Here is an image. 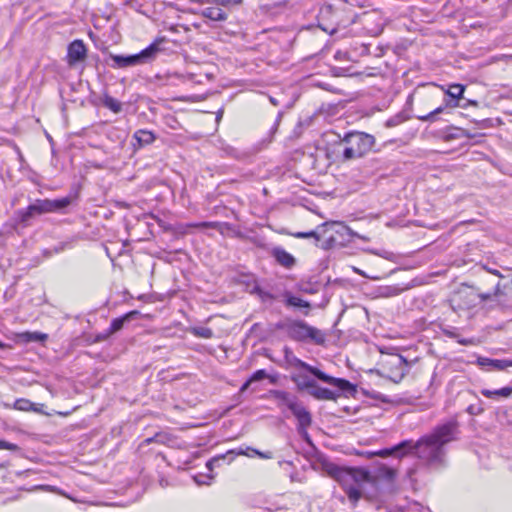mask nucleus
I'll use <instances>...</instances> for the list:
<instances>
[{"mask_svg": "<svg viewBox=\"0 0 512 512\" xmlns=\"http://www.w3.org/2000/svg\"><path fill=\"white\" fill-rule=\"evenodd\" d=\"M459 425L455 420L436 426L433 431L420 438L416 443L412 442L411 450H415L416 456L431 468H440L446 464L445 445L457 440Z\"/></svg>", "mask_w": 512, "mask_h": 512, "instance_id": "obj_1", "label": "nucleus"}, {"mask_svg": "<svg viewBox=\"0 0 512 512\" xmlns=\"http://www.w3.org/2000/svg\"><path fill=\"white\" fill-rule=\"evenodd\" d=\"M324 470L340 484L353 506H356L361 498L371 499L373 497L366 492V485L375 486V481L369 471L359 468H344L334 463H325Z\"/></svg>", "mask_w": 512, "mask_h": 512, "instance_id": "obj_2", "label": "nucleus"}, {"mask_svg": "<svg viewBox=\"0 0 512 512\" xmlns=\"http://www.w3.org/2000/svg\"><path fill=\"white\" fill-rule=\"evenodd\" d=\"M375 144V137L371 134L360 131L349 132L338 143L341 160L347 162L363 158L372 151Z\"/></svg>", "mask_w": 512, "mask_h": 512, "instance_id": "obj_3", "label": "nucleus"}, {"mask_svg": "<svg viewBox=\"0 0 512 512\" xmlns=\"http://www.w3.org/2000/svg\"><path fill=\"white\" fill-rule=\"evenodd\" d=\"M276 329L283 330L294 341L312 342L317 345H323L326 341L324 332L303 320L281 321L276 324Z\"/></svg>", "mask_w": 512, "mask_h": 512, "instance_id": "obj_4", "label": "nucleus"}, {"mask_svg": "<svg viewBox=\"0 0 512 512\" xmlns=\"http://www.w3.org/2000/svg\"><path fill=\"white\" fill-rule=\"evenodd\" d=\"M165 38H157L148 47L134 55H110L113 61V68H126L137 66L153 61L157 55L163 51L162 44Z\"/></svg>", "mask_w": 512, "mask_h": 512, "instance_id": "obj_5", "label": "nucleus"}, {"mask_svg": "<svg viewBox=\"0 0 512 512\" xmlns=\"http://www.w3.org/2000/svg\"><path fill=\"white\" fill-rule=\"evenodd\" d=\"M71 197H63L61 199H38L30 204L26 209L17 212L18 219L21 223L26 224L31 218L36 215L52 213L63 210L71 204Z\"/></svg>", "mask_w": 512, "mask_h": 512, "instance_id": "obj_6", "label": "nucleus"}, {"mask_svg": "<svg viewBox=\"0 0 512 512\" xmlns=\"http://www.w3.org/2000/svg\"><path fill=\"white\" fill-rule=\"evenodd\" d=\"M381 367L386 377L399 383L408 373L410 363L400 354H388L381 360Z\"/></svg>", "mask_w": 512, "mask_h": 512, "instance_id": "obj_7", "label": "nucleus"}, {"mask_svg": "<svg viewBox=\"0 0 512 512\" xmlns=\"http://www.w3.org/2000/svg\"><path fill=\"white\" fill-rule=\"evenodd\" d=\"M295 366L306 370L307 372L311 373L319 380H321L327 384H330L332 386H335L341 391H344V392L355 391V386L352 383H350L348 380L330 376V375L324 373L323 371H321L320 369H318L314 366H311L308 363H306L300 359L295 360Z\"/></svg>", "mask_w": 512, "mask_h": 512, "instance_id": "obj_8", "label": "nucleus"}, {"mask_svg": "<svg viewBox=\"0 0 512 512\" xmlns=\"http://www.w3.org/2000/svg\"><path fill=\"white\" fill-rule=\"evenodd\" d=\"M87 57V48L82 40H74L67 49V63L74 66L77 63L85 61Z\"/></svg>", "mask_w": 512, "mask_h": 512, "instance_id": "obj_9", "label": "nucleus"}, {"mask_svg": "<svg viewBox=\"0 0 512 512\" xmlns=\"http://www.w3.org/2000/svg\"><path fill=\"white\" fill-rule=\"evenodd\" d=\"M293 415L298 420V430H304L307 429L312 422L311 414L310 412L300 403L293 402L290 403V409H289Z\"/></svg>", "mask_w": 512, "mask_h": 512, "instance_id": "obj_10", "label": "nucleus"}, {"mask_svg": "<svg viewBox=\"0 0 512 512\" xmlns=\"http://www.w3.org/2000/svg\"><path fill=\"white\" fill-rule=\"evenodd\" d=\"M441 89L446 95L450 97L449 100L445 101V107H458L460 106L458 100L463 97L465 86L462 84H451L448 88L441 86Z\"/></svg>", "mask_w": 512, "mask_h": 512, "instance_id": "obj_11", "label": "nucleus"}, {"mask_svg": "<svg viewBox=\"0 0 512 512\" xmlns=\"http://www.w3.org/2000/svg\"><path fill=\"white\" fill-rule=\"evenodd\" d=\"M271 255L275 258L279 265L286 269H290L296 264V259L294 256L288 253L282 247H274L271 250Z\"/></svg>", "mask_w": 512, "mask_h": 512, "instance_id": "obj_12", "label": "nucleus"}, {"mask_svg": "<svg viewBox=\"0 0 512 512\" xmlns=\"http://www.w3.org/2000/svg\"><path fill=\"white\" fill-rule=\"evenodd\" d=\"M411 447H412V440H404L391 448L382 449L377 452H374L373 454L380 456V457H388V456L395 455V454H399L400 456H403L408 451L411 450Z\"/></svg>", "mask_w": 512, "mask_h": 512, "instance_id": "obj_13", "label": "nucleus"}, {"mask_svg": "<svg viewBox=\"0 0 512 512\" xmlns=\"http://www.w3.org/2000/svg\"><path fill=\"white\" fill-rule=\"evenodd\" d=\"M138 314H139L138 311H130V312L126 313L125 315L119 317V318L113 319L112 322H111L110 327L105 331L104 338H108L112 334L120 331L127 321H129L130 319H132V317H134V316H136Z\"/></svg>", "mask_w": 512, "mask_h": 512, "instance_id": "obj_14", "label": "nucleus"}, {"mask_svg": "<svg viewBox=\"0 0 512 512\" xmlns=\"http://www.w3.org/2000/svg\"><path fill=\"white\" fill-rule=\"evenodd\" d=\"M478 364L488 371H502L509 367L508 359H490L486 357L478 358Z\"/></svg>", "mask_w": 512, "mask_h": 512, "instance_id": "obj_15", "label": "nucleus"}, {"mask_svg": "<svg viewBox=\"0 0 512 512\" xmlns=\"http://www.w3.org/2000/svg\"><path fill=\"white\" fill-rule=\"evenodd\" d=\"M291 380L295 383L297 389L299 391H307L310 393V390L314 387L316 381L310 378L307 374L299 373L293 375Z\"/></svg>", "mask_w": 512, "mask_h": 512, "instance_id": "obj_16", "label": "nucleus"}, {"mask_svg": "<svg viewBox=\"0 0 512 512\" xmlns=\"http://www.w3.org/2000/svg\"><path fill=\"white\" fill-rule=\"evenodd\" d=\"M309 394L317 400H336L339 396L336 392L320 387L317 383H315Z\"/></svg>", "mask_w": 512, "mask_h": 512, "instance_id": "obj_17", "label": "nucleus"}, {"mask_svg": "<svg viewBox=\"0 0 512 512\" xmlns=\"http://www.w3.org/2000/svg\"><path fill=\"white\" fill-rule=\"evenodd\" d=\"M133 138L137 141L139 147L149 145L156 139L154 133L149 130H138L134 133Z\"/></svg>", "mask_w": 512, "mask_h": 512, "instance_id": "obj_18", "label": "nucleus"}, {"mask_svg": "<svg viewBox=\"0 0 512 512\" xmlns=\"http://www.w3.org/2000/svg\"><path fill=\"white\" fill-rule=\"evenodd\" d=\"M285 305L289 307L306 308L310 309L311 305L308 301L299 297L293 296L290 292L284 293Z\"/></svg>", "mask_w": 512, "mask_h": 512, "instance_id": "obj_19", "label": "nucleus"}, {"mask_svg": "<svg viewBox=\"0 0 512 512\" xmlns=\"http://www.w3.org/2000/svg\"><path fill=\"white\" fill-rule=\"evenodd\" d=\"M267 377H268V374L264 369L255 371L251 375V377L241 386L240 392L246 391L253 382L263 380Z\"/></svg>", "mask_w": 512, "mask_h": 512, "instance_id": "obj_20", "label": "nucleus"}, {"mask_svg": "<svg viewBox=\"0 0 512 512\" xmlns=\"http://www.w3.org/2000/svg\"><path fill=\"white\" fill-rule=\"evenodd\" d=\"M481 394L487 398H493L495 396H501V397L507 398L512 394V388L511 387H503L498 390L483 389V390H481Z\"/></svg>", "mask_w": 512, "mask_h": 512, "instance_id": "obj_21", "label": "nucleus"}, {"mask_svg": "<svg viewBox=\"0 0 512 512\" xmlns=\"http://www.w3.org/2000/svg\"><path fill=\"white\" fill-rule=\"evenodd\" d=\"M102 103L106 108L110 109L114 113H119L122 110V104L108 94L103 96Z\"/></svg>", "mask_w": 512, "mask_h": 512, "instance_id": "obj_22", "label": "nucleus"}, {"mask_svg": "<svg viewBox=\"0 0 512 512\" xmlns=\"http://www.w3.org/2000/svg\"><path fill=\"white\" fill-rule=\"evenodd\" d=\"M204 15L213 21H223L226 19V13L218 7L207 8Z\"/></svg>", "mask_w": 512, "mask_h": 512, "instance_id": "obj_23", "label": "nucleus"}, {"mask_svg": "<svg viewBox=\"0 0 512 512\" xmlns=\"http://www.w3.org/2000/svg\"><path fill=\"white\" fill-rule=\"evenodd\" d=\"M13 407H14V409H17L20 411H34V412L39 411V409L36 408L34 403H32L30 400L24 399V398L17 399L14 402Z\"/></svg>", "mask_w": 512, "mask_h": 512, "instance_id": "obj_24", "label": "nucleus"}, {"mask_svg": "<svg viewBox=\"0 0 512 512\" xmlns=\"http://www.w3.org/2000/svg\"><path fill=\"white\" fill-rule=\"evenodd\" d=\"M191 333L196 337L204 338V339H210L214 335L212 329H210L208 327H202V326L191 328Z\"/></svg>", "mask_w": 512, "mask_h": 512, "instance_id": "obj_25", "label": "nucleus"}, {"mask_svg": "<svg viewBox=\"0 0 512 512\" xmlns=\"http://www.w3.org/2000/svg\"><path fill=\"white\" fill-rule=\"evenodd\" d=\"M272 393L276 399L284 402L289 409H290V403L297 402V400L294 397H291V395L288 392L274 390V391H272Z\"/></svg>", "mask_w": 512, "mask_h": 512, "instance_id": "obj_26", "label": "nucleus"}, {"mask_svg": "<svg viewBox=\"0 0 512 512\" xmlns=\"http://www.w3.org/2000/svg\"><path fill=\"white\" fill-rule=\"evenodd\" d=\"M444 106H440L433 111H431L428 114L425 115H419L417 116V119L424 121V122H434L436 120V116L444 111Z\"/></svg>", "mask_w": 512, "mask_h": 512, "instance_id": "obj_27", "label": "nucleus"}, {"mask_svg": "<svg viewBox=\"0 0 512 512\" xmlns=\"http://www.w3.org/2000/svg\"><path fill=\"white\" fill-rule=\"evenodd\" d=\"M502 294H505V292L501 291L500 284L498 283L493 291V293H479L477 297H479L481 300L485 301L488 299H491L492 296L500 297ZM498 301H501V298H498Z\"/></svg>", "mask_w": 512, "mask_h": 512, "instance_id": "obj_28", "label": "nucleus"}, {"mask_svg": "<svg viewBox=\"0 0 512 512\" xmlns=\"http://www.w3.org/2000/svg\"><path fill=\"white\" fill-rule=\"evenodd\" d=\"M404 117L400 114L398 115H395L391 118H389L386 122H385V126L388 127V128H391V127H395L399 124H401L402 122H404Z\"/></svg>", "mask_w": 512, "mask_h": 512, "instance_id": "obj_29", "label": "nucleus"}, {"mask_svg": "<svg viewBox=\"0 0 512 512\" xmlns=\"http://www.w3.org/2000/svg\"><path fill=\"white\" fill-rule=\"evenodd\" d=\"M380 473L388 480H393L396 476V471L393 468L387 466L380 468Z\"/></svg>", "mask_w": 512, "mask_h": 512, "instance_id": "obj_30", "label": "nucleus"}, {"mask_svg": "<svg viewBox=\"0 0 512 512\" xmlns=\"http://www.w3.org/2000/svg\"><path fill=\"white\" fill-rule=\"evenodd\" d=\"M294 236L296 238H314L316 241H319L320 236L316 231H309V232H298L295 233Z\"/></svg>", "mask_w": 512, "mask_h": 512, "instance_id": "obj_31", "label": "nucleus"}, {"mask_svg": "<svg viewBox=\"0 0 512 512\" xmlns=\"http://www.w3.org/2000/svg\"><path fill=\"white\" fill-rule=\"evenodd\" d=\"M190 227H198V228H212L217 229L220 226L219 222H200L189 225Z\"/></svg>", "mask_w": 512, "mask_h": 512, "instance_id": "obj_32", "label": "nucleus"}, {"mask_svg": "<svg viewBox=\"0 0 512 512\" xmlns=\"http://www.w3.org/2000/svg\"><path fill=\"white\" fill-rule=\"evenodd\" d=\"M47 338L48 335L41 332L28 333V340L30 341H45Z\"/></svg>", "mask_w": 512, "mask_h": 512, "instance_id": "obj_33", "label": "nucleus"}, {"mask_svg": "<svg viewBox=\"0 0 512 512\" xmlns=\"http://www.w3.org/2000/svg\"><path fill=\"white\" fill-rule=\"evenodd\" d=\"M0 449L16 451L18 446L5 440H0Z\"/></svg>", "mask_w": 512, "mask_h": 512, "instance_id": "obj_34", "label": "nucleus"}, {"mask_svg": "<svg viewBox=\"0 0 512 512\" xmlns=\"http://www.w3.org/2000/svg\"><path fill=\"white\" fill-rule=\"evenodd\" d=\"M341 230H342L343 232L347 233V234H348L349 236H351V237H358V238H360V239L367 240V238H366V237H364V236H360L358 233L353 232V231H352L349 227H347V226H344V225H343V226H341Z\"/></svg>", "mask_w": 512, "mask_h": 512, "instance_id": "obj_35", "label": "nucleus"}, {"mask_svg": "<svg viewBox=\"0 0 512 512\" xmlns=\"http://www.w3.org/2000/svg\"><path fill=\"white\" fill-rule=\"evenodd\" d=\"M503 288L505 290V295L509 297V299L507 300L508 304L512 305V279L511 283L509 285H504Z\"/></svg>", "mask_w": 512, "mask_h": 512, "instance_id": "obj_36", "label": "nucleus"}, {"mask_svg": "<svg viewBox=\"0 0 512 512\" xmlns=\"http://www.w3.org/2000/svg\"><path fill=\"white\" fill-rule=\"evenodd\" d=\"M248 449L250 450V448H248ZM251 451H252L254 454H256V455H258L259 457H261V458H271V455H268V454L262 453V452H260V451H258V450H256V449H251Z\"/></svg>", "mask_w": 512, "mask_h": 512, "instance_id": "obj_37", "label": "nucleus"}, {"mask_svg": "<svg viewBox=\"0 0 512 512\" xmlns=\"http://www.w3.org/2000/svg\"><path fill=\"white\" fill-rule=\"evenodd\" d=\"M299 433L302 435V437L308 442L310 443L311 440H310V437H309V434L307 432V429H304V430H298Z\"/></svg>", "mask_w": 512, "mask_h": 512, "instance_id": "obj_38", "label": "nucleus"}, {"mask_svg": "<svg viewBox=\"0 0 512 512\" xmlns=\"http://www.w3.org/2000/svg\"><path fill=\"white\" fill-rule=\"evenodd\" d=\"M260 296L262 299H273V296L268 292H260Z\"/></svg>", "mask_w": 512, "mask_h": 512, "instance_id": "obj_39", "label": "nucleus"}, {"mask_svg": "<svg viewBox=\"0 0 512 512\" xmlns=\"http://www.w3.org/2000/svg\"><path fill=\"white\" fill-rule=\"evenodd\" d=\"M104 336H105V332H103V333L99 334V335L97 336V340H98V341L106 340L107 338H104Z\"/></svg>", "mask_w": 512, "mask_h": 512, "instance_id": "obj_40", "label": "nucleus"}, {"mask_svg": "<svg viewBox=\"0 0 512 512\" xmlns=\"http://www.w3.org/2000/svg\"><path fill=\"white\" fill-rule=\"evenodd\" d=\"M222 115H223V111H222V110H219V111L217 112L216 120H217V121H220V119L222 118Z\"/></svg>", "mask_w": 512, "mask_h": 512, "instance_id": "obj_41", "label": "nucleus"}, {"mask_svg": "<svg viewBox=\"0 0 512 512\" xmlns=\"http://www.w3.org/2000/svg\"><path fill=\"white\" fill-rule=\"evenodd\" d=\"M228 3L239 4L242 0H226Z\"/></svg>", "mask_w": 512, "mask_h": 512, "instance_id": "obj_42", "label": "nucleus"}, {"mask_svg": "<svg viewBox=\"0 0 512 512\" xmlns=\"http://www.w3.org/2000/svg\"><path fill=\"white\" fill-rule=\"evenodd\" d=\"M490 272H491V273H493V274H495V275H497V276H499V277H502V275L500 274V272H499V271H497V270H491Z\"/></svg>", "mask_w": 512, "mask_h": 512, "instance_id": "obj_43", "label": "nucleus"}, {"mask_svg": "<svg viewBox=\"0 0 512 512\" xmlns=\"http://www.w3.org/2000/svg\"><path fill=\"white\" fill-rule=\"evenodd\" d=\"M237 454H238V455H247V453H245L243 450H239V451H237Z\"/></svg>", "mask_w": 512, "mask_h": 512, "instance_id": "obj_44", "label": "nucleus"}, {"mask_svg": "<svg viewBox=\"0 0 512 512\" xmlns=\"http://www.w3.org/2000/svg\"><path fill=\"white\" fill-rule=\"evenodd\" d=\"M335 241H336V240H335V238H334V237H330V238H329V240H328V243L330 244V243L335 242Z\"/></svg>", "mask_w": 512, "mask_h": 512, "instance_id": "obj_45", "label": "nucleus"}, {"mask_svg": "<svg viewBox=\"0 0 512 512\" xmlns=\"http://www.w3.org/2000/svg\"><path fill=\"white\" fill-rule=\"evenodd\" d=\"M152 441H153V438H147L144 442H145V443H150V442H152Z\"/></svg>", "mask_w": 512, "mask_h": 512, "instance_id": "obj_46", "label": "nucleus"}, {"mask_svg": "<svg viewBox=\"0 0 512 512\" xmlns=\"http://www.w3.org/2000/svg\"><path fill=\"white\" fill-rule=\"evenodd\" d=\"M196 481L198 482V484H206V485H209L210 483L209 482H200L196 479Z\"/></svg>", "mask_w": 512, "mask_h": 512, "instance_id": "obj_47", "label": "nucleus"}, {"mask_svg": "<svg viewBox=\"0 0 512 512\" xmlns=\"http://www.w3.org/2000/svg\"><path fill=\"white\" fill-rule=\"evenodd\" d=\"M468 104L477 105L476 101H469Z\"/></svg>", "mask_w": 512, "mask_h": 512, "instance_id": "obj_48", "label": "nucleus"}, {"mask_svg": "<svg viewBox=\"0 0 512 512\" xmlns=\"http://www.w3.org/2000/svg\"><path fill=\"white\" fill-rule=\"evenodd\" d=\"M5 347H6V345L4 343L0 342V348H5Z\"/></svg>", "mask_w": 512, "mask_h": 512, "instance_id": "obj_49", "label": "nucleus"}, {"mask_svg": "<svg viewBox=\"0 0 512 512\" xmlns=\"http://www.w3.org/2000/svg\"><path fill=\"white\" fill-rule=\"evenodd\" d=\"M508 363H509V367L512 366V359L508 360Z\"/></svg>", "mask_w": 512, "mask_h": 512, "instance_id": "obj_50", "label": "nucleus"}, {"mask_svg": "<svg viewBox=\"0 0 512 512\" xmlns=\"http://www.w3.org/2000/svg\"><path fill=\"white\" fill-rule=\"evenodd\" d=\"M3 468H5V465L0 463V469H3Z\"/></svg>", "mask_w": 512, "mask_h": 512, "instance_id": "obj_51", "label": "nucleus"}, {"mask_svg": "<svg viewBox=\"0 0 512 512\" xmlns=\"http://www.w3.org/2000/svg\"><path fill=\"white\" fill-rule=\"evenodd\" d=\"M212 464V461L207 462V466L210 468V465Z\"/></svg>", "mask_w": 512, "mask_h": 512, "instance_id": "obj_52", "label": "nucleus"}, {"mask_svg": "<svg viewBox=\"0 0 512 512\" xmlns=\"http://www.w3.org/2000/svg\"><path fill=\"white\" fill-rule=\"evenodd\" d=\"M467 296H472V297H474L475 295H474L473 293H469V294H467Z\"/></svg>", "mask_w": 512, "mask_h": 512, "instance_id": "obj_53", "label": "nucleus"}]
</instances>
